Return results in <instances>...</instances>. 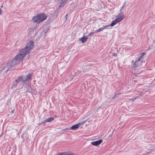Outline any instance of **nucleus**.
Returning <instances> with one entry per match:
<instances>
[{"mask_svg":"<svg viewBox=\"0 0 155 155\" xmlns=\"http://www.w3.org/2000/svg\"><path fill=\"white\" fill-rule=\"evenodd\" d=\"M126 4V2H125L123 4L122 6L121 7L120 9V12H121V10L123 9L124 7L125 6V4Z\"/></svg>","mask_w":155,"mask_h":155,"instance_id":"nucleus-15","label":"nucleus"},{"mask_svg":"<svg viewBox=\"0 0 155 155\" xmlns=\"http://www.w3.org/2000/svg\"><path fill=\"white\" fill-rule=\"evenodd\" d=\"M124 18V13L123 12H120L118 14L116 18V19H117V20L118 21L120 22Z\"/></svg>","mask_w":155,"mask_h":155,"instance_id":"nucleus-7","label":"nucleus"},{"mask_svg":"<svg viewBox=\"0 0 155 155\" xmlns=\"http://www.w3.org/2000/svg\"><path fill=\"white\" fill-rule=\"evenodd\" d=\"M142 96V94L138 96L137 97H134V96L133 97V100H134L136 99L137 98H141V96Z\"/></svg>","mask_w":155,"mask_h":155,"instance_id":"nucleus-18","label":"nucleus"},{"mask_svg":"<svg viewBox=\"0 0 155 155\" xmlns=\"http://www.w3.org/2000/svg\"><path fill=\"white\" fill-rule=\"evenodd\" d=\"M25 54L26 53L24 51L23 52L22 50H21V53L16 55L14 59H12L11 62L8 63L7 65L3 69L7 67L9 68V67H13L14 65L19 63L20 62L22 61L23 58L27 55Z\"/></svg>","mask_w":155,"mask_h":155,"instance_id":"nucleus-1","label":"nucleus"},{"mask_svg":"<svg viewBox=\"0 0 155 155\" xmlns=\"http://www.w3.org/2000/svg\"><path fill=\"white\" fill-rule=\"evenodd\" d=\"M88 39L87 36H85L84 37L83 36L81 38V41L82 43H84L85 42L87 41V39Z\"/></svg>","mask_w":155,"mask_h":155,"instance_id":"nucleus-12","label":"nucleus"},{"mask_svg":"<svg viewBox=\"0 0 155 155\" xmlns=\"http://www.w3.org/2000/svg\"><path fill=\"white\" fill-rule=\"evenodd\" d=\"M32 74H29L26 76L24 75V78L25 79H28L27 81H25V82H22L21 84H23L25 88V91L24 92V93L28 92L30 91V86L29 84V81H31V76Z\"/></svg>","mask_w":155,"mask_h":155,"instance_id":"nucleus-2","label":"nucleus"},{"mask_svg":"<svg viewBox=\"0 0 155 155\" xmlns=\"http://www.w3.org/2000/svg\"><path fill=\"white\" fill-rule=\"evenodd\" d=\"M28 80V79H25L24 78V75H23L18 77L17 79L13 82L12 87L13 88H15L17 85L21 84L22 82H25Z\"/></svg>","mask_w":155,"mask_h":155,"instance_id":"nucleus-4","label":"nucleus"},{"mask_svg":"<svg viewBox=\"0 0 155 155\" xmlns=\"http://www.w3.org/2000/svg\"><path fill=\"white\" fill-rule=\"evenodd\" d=\"M66 0H61L60 2V3L61 5L62 4L64 3H65L66 2Z\"/></svg>","mask_w":155,"mask_h":155,"instance_id":"nucleus-19","label":"nucleus"},{"mask_svg":"<svg viewBox=\"0 0 155 155\" xmlns=\"http://www.w3.org/2000/svg\"><path fill=\"white\" fill-rule=\"evenodd\" d=\"M153 48H154V50H155V44L154 45Z\"/></svg>","mask_w":155,"mask_h":155,"instance_id":"nucleus-27","label":"nucleus"},{"mask_svg":"<svg viewBox=\"0 0 155 155\" xmlns=\"http://www.w3.org/2000/svg\"><path fill=\"white\" fill-rule=\"evenodd\" d=\"M33 46V42L31 41H30L28 43L25 47L23 49H22V52H24V51L26 53L25 54H27L32 49Z\"/></svg>","mask_w":155,"mask_h":155,"instance_id":"nucleus-5","label":"nucleus"},{"mask_svg":"<svg viewBox=\"0 0 155 155\" xmlns=\"http://www.w3.org/2000/svg\"><path fill=\"white\" fill-rule=\"evenodd\" d=\"M145 54V53L144 52H142L141 53H140V54L141 55V56H140V58H141V60H143V57Z\"/></svg>","mask_w":155,"mask_h":155,"instance_id":"nucleus-17","label":"nucleus"},{"mask_svg":"<svg viewBox=\"0 0 155 155\" xmlns=\"http://www.w3.org/2000/svg\"><path fill=\"white\" fill-rule=\"evenodd\" d=\"M119 22V21H118L117 19L115 18V19L112 22L111 24L110 25H109L110 26H113Z\"/></svg>","mask_w":155,"mask_h":155,"instance_id":"nucleus-11","label":"nucleus"},{"mask_svg":"<svg viewBox=\"0 0 155 155\" xmlns=\"http://www.w3.org/2000/svg\"><path fill=\"white\" fill-rule=\"evenodd\" d=\"M118 95H119L118 94H116L114 96V97H112V99H113L114 100L115 98L118 97Z\"/></svg>","mask_w":155,"mask_h":155,"instance_id":"nucleus-20","label":"nucleus"},{"mask_svg":"<svg viewBox=\"0 0 155 155\" xmlns=\"http://www.w3.org/2000/svg\"><path fill=\"white\" fill-rule=\"evenodd\" d=\"M95 33V32H93L91 33H90L89 34H88V35L87 37H90L92 35V34H94Z\"/></svg>","mask_w":155,"mask_h":155,"instance_id":"nucleus-21","label":"nucleus"},{"mask_svg":"<svg viewBox=\"0 0 155 155\" xmlns=\"http://www.w3.org/2000/svg\"><path fill=\"white\" fill-rule=\"evenodd\" d=\"M55 14H58L59 13V10L58 9H56L55 12Z\"/></svg>","mask_w":155,"mask_h":155,"instance_id":"nucleus-23","label":"nucleus"},{"mask_svg":"<svg viewBox=\"0 0 155 155\" xmlns=\"http://www.w3.org/2000/svg\"><path fill=\"white\" fill-rule=\"evenodd\" d=\"M80 125V123H78V124H76L75 125H74L70 127V129H66L67 130H76L79 128Z\"/></svg>","mask_w":155,"mask_h":155,"instance_id":"nucleus-8","label":"nucleus"},{"mask_svg":"<svg viewBox=\"0 0 155 155\" xmlns=\"http://www.w3.org/2000/svg\"><path fill=\"white\" fill-rule=\"evenodd\" d=\"M2 12V9L0 8V15H1Z\"/></svg>","mask_w":155,"mask_h":155,"instance_id":"nucleus-26","label":"nucleus"},{"mask_svg":"<svg viewBox=\"0 0 155 155\" xmlns=\"http://www.w3.org/2000/svg\"><path fill=\"white\" fill-rule=\"evenodd\" d=\"M113 56L116 57L117 56V54L115 53H113L112 54Z\"/></svg>","mask_w":155,"mask_h":155,"instance_id":"nucleus-24","label":"nucleus"},{"mask_svg":"<svg viewBox=\"0 0 155 155\" xmlns=\"http://www.w3.org/2000/svg\"><path fill=\"white\" fill-rule=\"evenodd\" d=\"M155 44V40L153 41V43L152 44V45H150L149 47V49H151L153 48V46L154 47V45Z\"/></svg>","mask_w":155,"mask_h":155,"instance_id":"nucleus-14","label":"nucleus"},{"mask_svg":"<svg viewBox=\"0 0 155 155\" xmlns=\"http://www.w3.org/2000/svg\"><path fill=\"white\" fill-rule=\"evenodd\" d=\"M46 123H47V122H45V120L43 121H42L41 124L42 125V124H45Z\"/></svg>","mask_w":155,"mask_h":155,"instance_id":"nucleus-22","label":"nucleus"},{"mask_svg":"<svg viewBox=\"0 0 155 155\" xmlns=\"http://www.w3.org/2000/svg\"><path fill=\"white\" fill-rule=\"evenodd\" d=\"M56 155H70V154L68 153H59Z\"/></svg>","mask_w":155,"mask_h":155,"instance_id":"nucleus-16","label":"nucleus"},{"mask_svg":"<svg viewBox=\"0 0 155 155\" xmlns=\"http://www.w3.org/2000/svg\"><path fill=\"white\" fill-rule=\"evenodd\" d=\"M102 140H100L97 141H93L91 142V144L94 146H97L100 144L102 142Z\"/></svg>","mask_w":155,"mask_h":155,"instance_id":"nucleus-9","label":"nucleus"},{"mask_svg":"<svg viewBox=\"0 0 155 155\" xmlns=\"http://www.w3.org/2000/svg\"><path fill=\"white\" fill-rule=\"evenodd\" d=\"M68 14H67L66 15H65V20L66 21H67V18H68Z\"/></svg>","mask_w":155,"mask_h":155,"instance_id":"nucleus-25","label":"nucleus"},{"mask_svg":"<svg viewBox=\"0 0 155 155\" xmlns=\"http://www.w3.org/2000/svg\"><path fill=\"white\" fill-rule=\"evenodd\" d=\"M47 18V16L44 13L37 14L35 16L33 17L32 20L33 21L39 24Z\"/></svg>","mask_w":155,"mask_h":155,"instance_id":"nucleus-3","label":"nucleus"},{"mask_svg":"<svg viewBox=\"0 0 155 155\" xmlns=\"http://www.w3.org/2000/svg\"><path fill=\"white\" fill-rule=\"evenodd\" d=\"M143 60H141V58H139L134 62L132 61V65L133 68L137 69L138 67H140L141 65V64Z\"/></svg>","mask_w":155,"mask_h":155,"instance_id":"nucleus-6","label":"nucleus"},{"mask_svg":"<svg viewBox=\"0 0 155 155\" xmlns=\"http://www.w3.org/2000/svg\"><path fill=\"white\" fill-rule=\"evenodd\" d=\"M100 107H101V106H100V107H99L98 108V109L100 108Z\"/></svg>","mask_w":155,"mask_h":155,"instance_id":"nucleus-28","label":"nucleus"},{"mask_svg":"<svg viewBox=\"0 0 155 155\" xmlns=\"http://www.w3.org/2000/svg\"><path fill=\"white\" fill-rule=\"evenodd\" d=\"M109 26H110V25H105V26H104V27L96 30V31H95L94 32H95V33L100 32V31H102L103 29H104L105 28H106V27H109Z\"/></svg>","mask_w":155,"mask_h":155,"instance_id":"nucleus-10","label":"nucleus"},{"mask_svg":"<svg viewBox=\"0 0 155 155\" xmlns=\"http://www.w3.org/2000/svg\"><path fill=\"white\" fill-rule=\"evenodd\" d=\"M54 120V118L52 117L48 118L45 120V122H51Z\"/></svg>","mask_w":155,"mask_h":155,"instance_id":"nucleus-13","label":"nucleus"}]
</instances>
